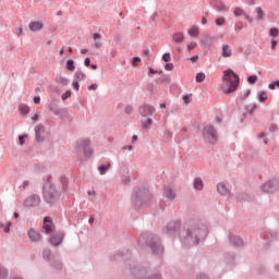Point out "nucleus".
<instances>
[{
  "label": "nucleus",
  "mask_w": 279,
  "mask_h": 279,
  "mask_svg": "<svg viewBox=\"0 0 279 279\" xmlns=\"http://www.w3.org/2000/svg\"><path fill=\"white\" fill-rule=\"evenodd\" d=\"M206 236H208V226L202 221H195L189 225L184 234L180 235V242L185 247H193L204 243Z\"/></svg>",
  "instance_id": "f257e3e1"
},
{
  "label": "nucleus",
  "mask_w": 279,
  "mask_h": 279,
  "mask_svg": "<svg viewBox=\"0 0 279 279\" xmlns=\"http://www.w3.org/2000/svg\"><path fill=\"white\" fill-rule=\"evenodd\" d=\"M138 245L142 247H148L153 256H162L165 254V246H162V241L160 236L154 233H142L140 235Z\"/></svg>",
  "instance_id": "f03ea898"
},
{
  "label": "nucleus",
  "mask_w": 279,
  "mask_h": 279,
  "mask_svg": "<svg viewBox=\"0 0 279 279\" xmlns=\"http://www.w3.org/2000/svg\"><path fill=\"white\" fill-rule=\"evenodd\" d=\"M148 268L149 267L138 264L132 259H126L122 266V274L125 278L143 279L145 278Z\"/></svg>",
  "instance_id": "7ed1b4c3"
},
{
  "label": "nucleus",
  "mask_w": 279,
  "mask_h": 279,
  "mask_svg": "<svg viewBox=\"0 0 279 279\" xmlns=\"http://www.w3.org/2000/svg\"><path fill=\"white\" fill-rule=\"evenodd\" d=\"M240 84V77L236 72H234L232 69L225 70L222 72V84L220 86V90L225 95H230L239 88Z\"/></svg>",
  "instance_id": "20e7f679"
},
{
  "label": "nucleus",
  "mask_w": 279,
  "mask_h": 279,
  "mask_svg": "<svg viewBox=\"0 0 279 279\" xmlns=\"http://www.w3.org/2000/svg\"><path fill=\"white\" fill-rule=\"evenodd\" d=\"M43 197L46 204H56L60 199V192L56 189V184L46 181L43 186Z\"/></svg>",
  "instance_id": "39448f33"
},
{
  "label": "nucleus",
  "mask_w": 279,
  "mask_h": 279,
  "mask_svg": "<svg viewBox=\"0 0 279 279\" xmlns=\"http://www.w3.org/2000/svg\"><path fill=\"white\" fill-rule=\"evenodd\" d=\"M149 199H151V194L147 186L134 187L131 202H133L135 206H143V204H147Z\"/></svg>",
  "instance_id": "423d86ee"
},
{
  "label": "nucleus",
  "mask_w": 279,
  "mask_h": 279,
  "mask_svg": "<svg viewBox=\"0 0 279 279\" xmlns=\"http://www.w3.org/2000/svg\"><path fill=\"white\" fill-rule=\"evenodd\" d=\"M43 258L46 260V263H50V267L54 269L56 271H61L63 265L62 260L58 257H56V254L51 253L49 248H45L43 251Z\"/></svg>",
  "instance_id": "0eeeda50"
},
{
  "label": "nucleus",
  "mask_w": 279,
  "mask_h": 279,
  "mask_svg": "<svg viewBox=\"0 0 279 279\" xmlns=\"http://www.w3.org/2000/svg\"><path fill=\"white\" fill-rule=\"evenodd\" d=\"M203 138L205 143H208L209 145H215L219 140V135L217 134V130H215V126L213 125L204 126Z\"/></svg>",
  "instance_id": "6e6552de"
},
{
  "label": "nucleus",
  "mask_w": 279,
  "mask_h": 279,
  "mask_svg": "<svg viewBox=\"0 0 279 279\" xmlns=\"http://www.w3.org/2000/svg\"><path fill=\"white\" fill-rule=\"evenodd\" d=\"M182 223L180 221H170L162 228L163 234H169V236H175L180 232Z\"/></svg>",
  "instance_id": "1a4fd4ad"
},
{
  "label": "nucleus",
  "mask_w": 279,
  "mask_h": 279,
  "mask_svg": "<svg viewBox=\"0 0 279 279\" xmlns=\"http://www.w3.org/2000/svg\"><path fill=\"white\" fill-rule=\"evenodd\" d=\"M77 151H83L85 158H90L93 156V148H90V140H80L76 143Z\"/></svg>",
  "instance_id": "9d476101"
},
{
  "label": "nucleus",
  "mask_w": 279,
  "mask_h": 279,
  "mask_svg": "<svg viewBox=\"0 0 279 279\" xmlns=\"http://www.w3.org/2000/svg\"><path fill=\"white\" fill-rule=\"evenodd\" d=\"M279 189L278 179H270L262 184L260 190L263 193H276Z\"/></svg>",
  "instance_id": "9b49d317"
},
{
  "label": "nucleus",
  "mask_w": 279,
  "mask_h": 279,
  "mask_svg": "<svg viewBox=\"0 0 279 279\" xmlns=\"http://www.w3.org/2000/svg\"><path fill=\"white\" fill-rule=\"evenodd\" d=\"M24 206L25 208H36L37 206H40V195H37V194L29 195L24 201Z\"/></svg>",
  "instance_id": "f8f14e48"
},
{
  "label": "nucleus",
  "mask_w": 279,
  "mask_h": 279,
  "mask_svg": "<svg viewBox=\"0 0 279 279\" xmlns=\"http://www.w3.org/2000/svg\"><path fill=\"white\" fill-rule=\"evenodd\" d=\"M27 236H28L31 243H40V241H43V235L40 234V231H38L34 228H31L27 231Z\"/></svg>",
  "instance_id": "ddd939ff"
},
{
  "label": "nucleus",
  "mask_w": 279,
  "mask_h": 279,
  "mask_svg": "<svg viewBox=\"0 0 279 279\" xmlns=\"http://www.w3.org/2000/svg\"><path fill=\"white\" fill-rule=\"evenodd\" d=\"M35 141L37 143H45V125L37 124L35 126Z\"/></svg>",
  "instance_id": "4468645a"
},
{
  "label": "nucleus",
  "mask_w": 279,
  "mask_h": 279,
  "mask_svg": "<svg viewBox=\"0 0 279 279\" xmlns=\"http://www.w3.org/2000/svg\"><path fill=\"white\" fill-rule=\"evenodd\" d=\"M138 112L141 117L145 119V118L153 117V114L156 112V109L154 108V106H141L138 108Z\"/></svg>",
  "instance_id": "2eb2a0df"
},
{
  "label": "nucleus",
  "mask_w": 279,
  "mask_h": 279,
  "mask_svg": "<svg viewBox=\"0 0 279 279\" xmlns=\"http://www.w3.org/2000/svg\"><path fill=\"white\" fill-rule=\"evenodd\" d=\"M240 114H242L243 118L240 119V122L243 123L245 121L246 114H253L254 110H256V106L250 107V106H240L238 108Z\"/></svg>",
  "instance_id": "dca6fc26"
},
{
  "label": "nucleus",
  "mask_w": 279,
  "mask_h": 279,
  "mask_svg": "<svg viewBox=\"0 0 279 279\" xmlns=\"http://www.w3.org/2000/svg\"><path fill=\"white\" fill-rule=\"evenodd\" d=\"M45 28V24L43 21H33L28 24V29L34 33L43 32Z\"/></svg>",
  "instance_id": "f3484780"
},
{
  "label": "nucleus",
  "mask_w": 279,
  "mask_h": 279,
  "mask_svg": "<svg viewBox=\"0 0 279 279\" xmlns=\"http://www.w3.org/2000/svg\"><path fill=\"white\" fill-rule=\"evenodd\" d=\"M229 242L233 247H243V239L239 235H229Z\"/></svg>",
  "instance_id": "a211bd4d"
},
{
  "label": "nucleus",
  "mask_w": 279,
  "mask_h": 279,
  "mask_svg": "<svg viewBox=\"0 0 279 279\" xmlns=\"http://www.w3.org/2000/svg\"><path fill=\"white\" fill-rule=\"evenodd\" d=\"M62 241H64V234H62V233L51 235V238H50V243L54 247H58V245H60L62 243Z\"/></svg>",
  "instance_id": "6ab92c4d"
},
{
  "label": "nucleus",
  "mask_w": 279,
  "mask_h": 279,
  "mask_svg": "<svg viewBox=\"0 0 279 279\" xmlns=\"http://www.w3.org/2000/svg\"><path fill=\"white\" fill-rule=\"evenodd\" d=\"M43 230L46 234H51L52 229H51V218L45 217L44 218V225H43Z\"/></svg>",
  "instance_id": "aec40b11"
},
{
  "label": "nucleus",
  "mask_w": 279,
  "mask_h": 279,
  "mask_svg": "<svg viewBox=\"0 0 279 279\" xmlns=\"http://www.w3.org/2000/svg\"><path fill=\"white\" fill-rule=\"evenodd\" d=\"M217 192L222 195L226 196L230 193V190H228V186H226V183L220 182L217 184Z\"/></svg>",
  "instance_id": "412c9836"
},
{
  "label": "nucleus",
  "mask_w": 279,
  "mask_h": 279,
  "mask_svg": "<svg viewBox=\"0 0 279 279\" xmlns=\"http://www.w3.org/2000/svg\"><path fill=\"white\" fill-rule=\"evenodd\" d=\"M143 279H162V275L160 272H151V268L148 267V271Z\"/></svg>",
  "instance_id": "4be33fe9"
},
{
  "label": "nucleus",
  "mask_w": 279,
  "mask_h": 279,
  "mask_svg": "<svg viewBox=\"0 0 279 279\" xmlns=\"http://www.w3.org/2000/svg\"><path fill=\"white\" fill-rule=\"evenodd\" d=\"M163 193L166 198L169 199L170 202H173V199H175V191H173L171 187H166Z\"/></svg>",
  "instance_id": "5701e85b"
},
{
  "label": "nucleus",
  "mask_w": 279,
  "mask_h": 279,
  "mask_svg": "<svg viewBox=\"0 0 279 279\" xmlns=\"http://www.w3.org/2000/svg\"><path fill=\"white\" fill-rule=\"evenodd\" d=\"M232 56V48L229 45L222 46V58H230Z\"/></svg>",
  "instance_id": "b1692460"
},
{
  "label": "nucleus",
  "mask_w": 279,
  "mask_h": 279,
  "mask_svg": "<svg viewBox=\"0 0 279 279\" xmlns=\"http://www.w3.org/2000/svg\"><path fill=\"white\" fill-rule=\"evenodd\" d=\"M194 189L196 191H202L204 189V181L202 180V178L194 179Z\"/></svg>",
  "instance_id": "393cba45"
},
{
  "label": "nucleus",
  "mask_w": 279,
  "mask_h": 279,
  "mask_svg": "<svg viewBox=\"0 0 279 279\" xmlns=\"http://www.w3.org/2000/svg\"><path fill=\"white\" fill-rule=\"evenodd\" d=\"M74 80L76 82H84V80H86V74L82 71H77L75 74H74Z\"/></svg>",
  "instance_id": "a878e982"
},
{
  "label": "nucleus",
  "mask_w": 279,
  "mask_h": 279,
  "mask_svg": "<svg viewBox=\"0 0 279 279\" xmlns=\"http://www.w3.org/2000/svg\"><path fill=\"white\" fill-rule=\"evenodd\" d=\"M151 123H154V120H151V118H146V120H142L143 130H149Z\"/></svg>",
  "instance_id": "bb28decb"
},
{
  "label": "nucleus",
  "mask_w": 279,
  "mask_h": 279,
  "mask_svg": "<svg viewBox=\"0 0 279 279\" xmlns=\"http://www.w3.org/2000/svg\"><path fill=\"white\" fill-rule=\"evenodd\" d=\"M174 43H184V34L182 33H175L173 35Z\"/></svg>",
  "instance_id": "cd10ccee"
},
{
  "label": "nucleus",
  "mask_w": 279,
  "mask_h": 279,
  "mask_svg": "<svg viewBox=\"0 0 279 279\" xmlns=\"http://www.w3.org/2000/svg\"><path fill=\"white\" fill-rule=\"evenodd\" d=\"M225 263L227 265H234V255L233 254H227L225 257Z\"/></svg>",
  "instance_id": "c85d7f7f"
},
{
  "label": "nucleus",
  "mask_w": 279,
  "mask_h": 279,
  "mask_svg": "<svg viewBox=\"0 0 279 279\" xmlns=\"http://www.w3.org/2000/svg\"><path fill=\"white\" fill-rule=\"evenodd\" d=\"M109 168H110V163L101 165L98 167V171L101 175H106V172L108 171Z\"/></svg>",
  "instance_id": "c756f323"
},
{
  "label": "nucleus",
  "mask_w": 279,
  "mask_h": 279,
  "mask_svg": "<svg viewBox=\"0 0 279 279\" xmlns=\"http://www.w3.org/2000/svg\"><path fill=\"white\" fill-rule=\"evenodd\" d=\"M60 182L63 191H66V189H69V179L66 177H61Z\"/></svg>",
  "instance_id": "7c9ffc66"
},
{
  "label": "nucleus",
  "mask_w": 279,
  "mask_h": 279,
  "mask_svg": "<svg viewBox=\"0 0 279 279\" xmlns=\"http://www.w3.org/2000/svg\"><path fill=\"white\" fill-rule=\"evenodd\" d=\"M66 69L68 71H75V61L73 59L66 61Z\"/></svg>",
  "instance_id": "2f4dec72"
},
{
  "label": "nucleus",
  "mask_w": 279,
  "mask_h": 279,
  "mask_svg": "<svg viewBox=\"0 0 279 279\" xmlns=\"http://www.w3.org/2000/svg\"><path fill=\"white\" fill-rule=\"evenodd\" d=\"M233 14L234 16H245V11L241 8H235Z\"/></svg>",
  "instance_id": "473e14b6"
},
{
  "label": "nucleus",
  "mask_w": 279,
  "mask_h": 279,
  "mask_svg": "<svg viewBox=\"0 0 279 279\" xmlns=\"http://www.w3.org/2000/svg\"><path fill=\"white\" fill-rule=\"evenodd\" d=\"M206 80V74L204 72H199L196 74V82L199 84Z\"/></svg>",
  "instance_id": "72a5a7b5"
},
{
  "label": "nucleus",
  "mask_w": 279,
  "mask_h": 279,
  "mask_svg": "<svg viewBox=\"0 0 279 279\" xmlns=\"http://www.w3.org/2000/svg\"><path fill=\"white\" fill-rule=\"evenodd\" d=\"M9 271L7 268L0 266V278L5 279L8 278Z\"/></svg>",
  "instance_id": "f704fd0d"
},
{
  "label": "nucleus",
  "mask_w": 279,
  "mask_h": 279,
  "mask_svg": "<svg viewBox=\"0 0 279 279\" xmlns=\"http://www.w3.org/2000/svg\"><path fill=\"white\" fill-rule=\"evenodd\" d=\"M118 256H120V258H129L130 256V251L128 250H122L118 253Z\"/></svg>",
  "instance_id": "c9c22d12"
},
{
  "label": "nucleus",
  "mask_w": 279,
  "mask_h": 279,
  "mask_svg": "<svg viewBox=\"0 0 279 279\" xmlns=\"http://www.w3.org/2000/svg\"><path fill=\"white\" fill-rule=\"evenodd\" d=\"M57 82H59V84H62L63 86H66V84H69V78L64 76H58Z\"/></svg>",
  "instance_id": "e433bc0d"
},
{
  "label": "nucleus",
  "mask_w": 279,
  "mask_h": 279,
  "mask_svg": "<svg viewBox=\"0 0 279 279\" xmlns=\"http://www.w3.org/2000/svg\"><path fill=\"white\" fill-rule=\"evenodd\" d=\"M49 110L57 117H60L62 114V110L58 109V107H49Z\"/></svg>",
  "instance_id": "4c0bfd02"
},
{
  "label": "nucleus",
  "mask_w": 279,
  "mask_h": 279,
  "mask_svg": "<svg viewBox=\"0 0 279 279\" xmlns=\"http://www.w3.org/2000/svg\"><path fill=\"white\" fill-rule=\"evenodd\" d=\"M189 34H190V36H198L199 35V28H197V27H192V28H190L189 29Z\"/></svg>",
  "instance_id": "58836bf2"
},
{
  "label": "nucleus",
  "mask_w": 279,
  "mask_h": 279,
  "mask_svg": "<svg viewBox=\"0 0 279 279\" xmlns=\"http://www.w3.org/2000/svg\"><path fill=\"white\" fill-rule=\"evenodd\" d=\"M258 100H259L262 104H265V101H267V92H260V93H259Z\"/></svg>",
  "instance_id": "ea45409f"
},
{
  "label": "nucleus",
  "mask_w": 279,
  "mask_h": 279,
  "mask_svg": "<svg viewBox=\"0 0 279 279\" xmlns=\"http://www.w3.org/2000/svg\"><path fill=\"white\" fill-rule=\"evenodd\" d=\"M20 112H21V114H23V117L29 114V107H27V106L20 107Z\"/></svg>",
  "instance_id": "a19ab883"
},
{
  "label": "nucleus",
  "mask_w": 279,
  "mask_h": 279,
  "mask_svg": "<svg viewBox=\"0 0 279 279\" xmlns=\"http://www.w3.org/2000/svg\"><path fill=\"white\" fill-rule=\"evenodd\" d=\"M247 82H248V84H256V82H258V76L251 75L247 77Z\"/></svg>",
  "instance_id": "79ce46f5"
},
{
  "label": "nucleus",
  "mask_w": 279,
  "mask_h": 279,
  "mask_svg": "<svg viewBox=\"0 0 279 279\" xmlns=\"http://www.w3.org/2000/svg\"><path fill=\"white\" fill-rule=\"evenodd\" d=\"M196 279H210V276H208V274L205 272H198L196 274Z\"/></svg>",
  "instance_id": "37998d69"
},
{
  "label": "nucleus",
  "mask_w": 279,
  "mask_h": 279,
  "mask_svg": "<svg viewBox=\"0 0 279 279\" xmlns=\"http://www.w3.org/2000/svg\"><path fill=\"white\" fill-rule=\"evenodd\" d=\"M269 34H270V36H272V38H276L279 35V29L278 28H270Z\"/></svg>",
  "instance_id": "c03bdc74"
},
{
  "label": "nucleus",
  "mask_w": 279,
  "mask_h": 279,
  "mask_svg": "<svg viewBox=\"0 0 279 279\" xmlns=\"http://www.w3.org/2000/svg\"><path fill=\"white\" fill-rule=\"evenodd\" d=\"M29 186V180L23 181V184L19 186L20 191H25Z\"/></svg>",
  "instance_id": "a18cd8bd"
},
{
  "label": "nucleus",
  "mask_w": 279,
  "mask_h": 279,
  "mask_svg": "<svg viewBox=\"0 0 279 279\" xmlns=\"http://www.w3.org/2000/svg\"><path fill=\"white\" fill-rule=\"evenodd\" d=\"M256 12H257V19H258V21H262V19H263V8L257 7V8H256Z\"/></svg>",
  "instance_id": "49530a36"
},
{
  "label": "nucleus",
  "mask_w": 279,
  "mask_h": 279,
  "mask_svg": "<svg viewBox=\"0 0 279 279\" xmlns=\"http://www.w3.org/2000/svg\"><path fill=\"white\" fill-rule=\"evenodd\" d=\"M15 29L19 37L23 36V25L19 24Z\"/></svg>",
  "instance_id": "de8ad7c7"
},
{
  "label": "nucleus",
  "mask_w": 279,
  "mask_h": 279,
  "mask_svg": "<svg viewBox=\"0 0 279 279\" xmlns=\"http://www.w3.org/2000/svg\"><path fill=\"white\" fill-rule=\"evenodd\" d=\"M216 25L218 26L226 25V19L225 17L216 19Z\"/></svg>",
  "instance_id": "09e8293b"
},
{
  "label": "nucleus",
  "mask_w": 279,
  "mask_h": 279,
  "mask_svg": "<svg viewBox=\"0 0 279 279\" xmlns=\"http://www.w3.org/2000/svg\"><path fill=\"white\" fill-rule=\"evenodd\" d=\"M276 87L279 88V81H276L275 83L268 85V88L270 90H276Z\"/></svg>",
  "instance_id": "8fccbe9b"
},
{
  "label": "nucleus",
  "mask_w": 279,
  "mask_h": 279,
  "mask_svg": "<svg viewBox=\"0 0 279 279\" xmlns=\"http://www.w3.org/2000/svg\"><path fill=\"white\" fill-rule=\"evenodd\" d=\"M163 62H171V53L167 52L162 56Z\"/></svg>",
  "instance_id": "3c124183"
},
{
  "label": "nucleus",
  "mask_w": 279,
  "mask_h": 279,
  "mask_svg": "<svg viewBox=\"0 0 279 279\" xmlns=\"http://www.w3.org/2000/svg\"><path fill=\"white\" fill-rule=\"evenodd\" d=\"M191 97H192V95H185V96H183V102H184L185 105L191 104Z\"/></svg>",
  "instance_id": "603ef678"
},
{
  "label": "nucleus",
  "mask_w": 279,
  "mask_h": 279,
  "mask_svg": "<svg viewBox=\"0 0 279 279\" xmlns=\"http://www.w3.org/2000/svg\"><path fill=\"white\" fill-rule=\"evenodd\" d=\"M132 64L134 66H138V64H141V58L138 57L133 58Z\"/></svg>",
  "instance_id": "864d4df0"
},
{
  "label": "nucleus",
  "mask_w": 279,
  "mask_h": 279,
  "mask_svg": "<svg viewBox=\"0 0 279 279\" xmlns=\"http://www.w3.org/2000/svg\"><path fill=\"white\" fill-rule=\"evenodd\" d=\"M173 69H174L173 63H167V64L165 65V70H166V71H173Z\"/></svg>",
  "instance_id": "5fc2aeb1"
},
{
  "label": "nucleus",
  "mask_w": 279,
  "mask_h": 279,
  "mask_svg": "<svg viewBox=\"0 0 279 279\" xmlns=\"http://www.w3.org/2000/svg\"><path fill=\"white\" fill-rule=\"evenodd\" d=\"M258 138H264V145H267L268 141H267V138L265 137V132H260V133L258 134Z\"/></svg>",
  "instance_id": "6e6d98bb"
},
{
  "label": "nucleus",
  "mask_w": 279,
  "mask_h": 279,
  "mask_svg": "<svg viewBox=\"0 0 279 279\" xmlns=\"http://www.w3.org/2000/svg\"><path fill=\"white\" fill-rule=\"evenodd\" d=\"M73 88L75 89V90H80V81H73Z\"/></svg>",
  "instance_id": "4d7b16f0"
},
{
  "label": "nucleus",
  "mask_w": 279,
  "mask_h": 279,
  "mask_svg": "<svg viewBox=\"0 0 279 279\" xmlns=\"http://www.w3.org/2000/svg\"><path fill=\"white\" fill-rule=\"evenodd\" d=\"M269 132H278V125L271 124V125L269 126Z\"/></svg>",
  "instance_id": "13d9d810"
},
{
  "label": "nucleus",
  "mask_w": 279,
  "mask_h": 279,
  "mask_svg": "<svg viewBox=\"0 0 279 279\" xmlns=\"http://www.w3.org/2000/svg\"><path fill=\"white\" fill-rule=\"evenodd\" d=\"M195 47H197V44L192 43V44L187 45V50L193 51V49H195Z\"/></svg>",
  "instance_id": "bf43d9fd"
},
{
  "label": "nucleus",
  "mask_w": 279,
  "mask_h": 279,
  "mask_svg": "<svg viewBox=\"0 0 279 279\" xmlns=\"http://www.w3.org/2000/svg\"><path fill=\"white\" fill-rule=\"evenodd\" d=\"M19 143H20V145H25V135L19 136Z\"/></svg>",
  "instance_id": "052dcab7"
},
{
  "label": "nucleus",
  "mask_w": 279,
  "mask_h": 279,
  "mask_svg": "<svg viewBox=\"0 0 279 279\" xmlns=\"http://www.w3.org/2000/svg\"><path fill=\"white\" fill-rule=\"evenodd\" d=\"M97 88H98L97 83H94V84L88 86V90H97Z\"/></svg>",
  "instance_id": "680f3d73"
},
{
  "label": "nucleus",
  "mask_w": 279,
  "mask_h": 279,
  "mask_svg": "<svg viewBox=\"0 0 279 279\" xmlns=\"http://www.w3.org/2000/svg\"><path fill=\"white\" fill-rule=\"evenodd\" d=\"M132 110H133L132 106H128L125 107L124 112H126V114H132Z\"/></svg>",
  "instance_id": "e2e57ef3"
},
{
  "label": "nucleus",
  "mask_w": 279,
  "mask_h": 279,
  "mask_svg": "<svg viewBox=\"0 0 279 279\" xmlns=\"http://www.w3.org/2000/svg\"><path fill=\"white\" fill-rule=\"evenodd\" d=\"M241 29H243V23H238L235 25V32H241Z\"/></svg>",
  "instance_id": "0e129e2a"
},
{
  "label": "nucleus",
  "mask_w": 279,
  "mask_h": 279,
  "mask_svg": "<svg viewBox=\"0 0 279 279\" xmlns=\"http://www.w3.org/2000/svg\"><path fill=\"white\" fill-rule=\"evenodd\" d=\"M198 60H199V56H194V57L190 58V62H192V63H195Z\"/></svg>",
  "instance_id": "69168bd1"
},
{
  "label": "nucleus",
  "mask_w": 279,
  "mask_h": 279,
  "mask_svg": "<svg viewBox=\"0 0 279 279\" xmlns=\"http://www.w3.org/2000/svg\"><path fill=\"white\" fill-rule=\"evenodd\" d=\"M40 114L38 113V111L34 114V117L32 118V121H38Z\"/></svg>",
  "instance_id": "338daca9"
},
{
  "label": "nucleus",
  "mask_w": 279,
  "mask_h": 279,
  "mask_svg": "<svg viewBox=\"0 0 279 279\" xmlns=\"http://www.w3.org/2000/svg\"><path fill=\"white\" fill-rule=\"evenodd\" d=\"M34 104H36V105L40 104V97L39 96H36L34 98Z\"/></svg>",
  "instance_id": "774afa93"
}]
</instances>
